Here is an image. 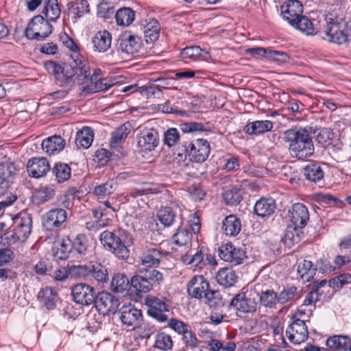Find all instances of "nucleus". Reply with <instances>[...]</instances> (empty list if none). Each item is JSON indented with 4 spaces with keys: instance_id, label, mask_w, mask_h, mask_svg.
Returning <instances> with one entry per match:
<instances>
[{
    "instance_id": "39",
    "label": "nucleus",
    "mask_w": 351,
    "mask_h": 351,
    "mask_svg": "<svg viewBox=\"0 0 351 351\" xmlns=\"http://www.w3.org/2000/svg\"><path fill=\"white\" fill-rule=\"evenodd\" d=\"M71 239L69 237L62 239L58 245L53 248L54 257L60 260H66L72 252Z\"/></svg>"
},
{
    "instance_id": "13",
    "label": "nucleus",
    "mask_w": 351,
    "mask_h": 351,
    "mask_svg": "<svg viewBox=\"0 0 351 351\" xmlns=\"http://www.w3.org/2000/svg\"><path fill=\"white\" fill-rule=\"evenodd\" d=\"M293 316V321L286 330L288 339L294 344H300L306 341L308 337V331L304 321Z\"/></svg>"
},
{
    "instance_id": "63",
    "label": "nucleus",
    "mask_w": 351,
    "mask_h": 351,
    "mask_svg": "<svg viewBox=\"0 0 351 351\" xmlns=\"http://www.w3.org/2000/svg\"><path fill=\"white\" fill-rule=\"evenodd\" d=\"M182 340L187 348H195L198 346L199 340L195 334L189 328H187L182 334Z\"/></svg>"
},
{
    "instance_id": "21",
    "label": "nucleus",
    "mask_w": 351,
    "mask_h": 351,
    "mask_svg": "<svg viewBox=\"0 0 351 351\" xmlns=\"http://www.w3.org/2000/svg\"><path fill=\"white\" fill-rule=\"evenodd\" d=\"M120 319L123 325L132 326L133 329L138 326L143 320L141 310L132 305L123 306L120 310Z\"/></svg>"
},
{
    "instance_id": "4",
    "label": "nucleus",
    "mask_w": 351,
    "mask_h": 351,
    "mask_svg": "<svg viewBox=\"0 0 351 351\" xmlns=\"http://www.w3.org/2000/svg\"><path fill=\"white\" fill-rule=\"evenodd\" d=\"M162 280V274L156 269L139 267L130 279V286L136 293H145L158 286Z\"/></svg>"
},
{
    "instance_id": "22",
    "label": "nucleus",
    "mask_w": 351,
    "mask_h": 351,
    "mask_svg": "<svg viewBox=\"0 0 351 351\" xmlns=\"http://www.w3.org/2000/svg\"><path fill=\"white\" fill-rule=\"evenodd\" d=\"M67 218L65 209L56 208L49 210L43 217V226L48 230L59 228Z\"/></svg>"
},
{
    "instance_id": "34",
    "label": "nucleus",
    "mask_w": 351,
    "mask_h": 351,
    "mask_svg": "<svg viewBox=\"0 0 351 351\" xmlns=\"http://www.w3.org/2000/svg\"><path fill=\"white\" fill-rule=\"evenodd\" d=\"M38 299L47 309H53L58 300V295L51 287H45L38 292Z\"/></svg>"
},
{
    "instance_id": "23",
    "label": "nucleus",
    "mask_w": 351,
    "mask_h": 351,
    "mask_svg": "<svg viewBox=\"0 0 351 351\" xmlns=\"http://www.w3.org/2000/svg\"><path fill=\"white\" fill-rule=\"evenodd\" d=\"M209 283L202 276L193 277L187 285V292L190 296L196 299L202 298L208 290Z\"/></svg>"
},
{
    "instance_id": "59",
    "label": "nucleus",
    "mask_w": 351,
    "mask_h": 351,
    "mask_svg": "<svg viewBox=\"0 0 351 351\" xmlns=\"http://www.w3.org/2000/svg\"><path fill=\"white\" fill-rule=\"evenodd\" d=\"M222 197L225 203L230 206L238 204L243 199L241 192L235 188L223 192Z\"/></svg>"
},
{
    "instance_id": "26",
    "label": "nucleus",
    "mask_w": 351,
    "mask_h": 351,
    "mask_svg": "<svg viewBox=\"0 0 351 351\" xmlns=\"http://www.w3.org/2000/svg\"><path fill=\"white\" fill-rule=\"evenodd\" d=\"M118 45L122 52L133 54L139 48L140 38L130 32H125L119 36Z\"/></svg>"
},
{
    "instance_id": "7",
    "label": "nucleus",
    "mask_w": 351,
    "mask_h": 351,
    "mask_svg": "<svg viewBox=\"0 0 351 351\" xmlns=\"http://www.w3.org/2000/svg\"><path fill=\"white\" fill-rule=\"evenodd\" d=\"M80 280L93 279L98 284H106L109 281V273L107 267L98 262L80 265Z\"/></svg>"
},
{
    "instance_id": "56",
    "label": "nucleus",
    "mask_w": 351,
    "mask_h": 351,
    "mask_svg": "<svg viewBox=\"0 0 351 351\" xmlns=\"http://www.w3.org/2000/svg\"><path fill=\"white\" fill-rule=\"evenodd\" d=\"M204 298L206 303L210 307L217 308L223 306L222 296L219 291L211 290L209 288L205 293Z\"/></svg>"
},
{
    "instance_id": "52",
    "label": "nucleus",
    "mask_w": 351,
    "mask_h": 351,
    "mask_svg": "<svg viewBox=\"0 0 351 351\" xmlns=\"http://www.w3.org/2000/svg\"><path fill=\"white\" fill-rule=\"evenodd\" d=\"M173 345L171 337L163 332H158L155 337L154 347L162 351L171 350Z\"/></svg>"
},
{
    "instance_id": "36",
    "label": "nucleus",
    "mask_w": 351,
    "mask_h": 351,
    "mask_svg": "<svg viewBox=\"0 0 351 351\" xmlns=\"http://www.w3.org/2000/svg\"><path fill=\"white\" fill-rule=\"evenodd\" d=\"M237 278L236 272L228 267L221 268L216 275L218 283L225 287L233 286L237 282Z\"/></svg>"
},
{
    "instance_id": "15",
    "label": "nucleus",
    "mask_w": 351,
    "mask_h": 351,
    "mask_svg": "<svg viewBox=\"0 0 351 351\" xmlns=\"http://www.w3.org/2000/svg\"><path fill=\"white\" fill-rule=\"evenodd\" d=\"M168 254L165 250L159 247H146L140 257L139 262L145 268L154 269L158 267L162 258Z\"/></svg>"
},
{
    "instance_id": "25",
    "label": "nucleus",
    "mask_w": 351,
    "mask_h": 351,
    "mask_svg": "<svg viewBox=\"0 0 351 351\" xmlns=\"http://www.w3.org/2000/svg\"><path fill=\"white\" fill-rule=\"evenodd\" d=\"M15 174L16 168L12 163H0V197L8 191Z\"/></svg>"
},
{
    "instance_id": "61",
    "label": "nucleus",
    "mask_w": 351,
    "mask_h": 351,
    "mask_svg": "<svg viewBox=\"0 0 351 351\" xmlns=\"http://www.w3.org/2000/svg\"><path fill=\"white\" fill-rule=\"evenodd\" d=\"M350 282L351 274L344 273L331 278L329 280V286L334 289H339Z\"/></svg>"
},
{
    "instance_id": "10",
    "label": "nucleus",
    "mask_w": 351,
    "mask_h": 351,
    "mask_svg": "<svg viewBox=\"0 0 351 351\" xmlns=\"http://www.w3.org/2000/svg\"><path fill=\"white\" fill-rule=\"evenodd\" d=\"M95 305L98 313L104 316L110 313L114 314L120 304L119 298L108 291H101L97 293Z\"/></svg>"
},
{
    "instance_id": "8",
    "label": "nucleus",
    "mask_w": 351,
    "mask_h": 351,
    "mask_svg": "<svg viewBox=\"0 0 351 351\" xmlns=\"http://www.w3.org/2000/svg\"><path fill=\"white\" fill-rule=\"evenodd\" d=\"M184 152L192 162H204L208 157L210 147L209 143L202 138H198L191 142H185L183 145Z\"/></svg>"
},
{
    "instance_id": "31",
    "label": "nucleus",
    "mask_w": 351,
    "mask_h": 351,
    "mask_svg": "<svg viewBox=\"0 0 351 351\" xmlns=\"http://www.w3.org/2000/svg\"><path fill=\"white\" fill-rule=\"evenodd\" d=\"M111 34L106 30L97 32L92 39L94 50L98 52L106 51L111 45Z\"/></svg>"
},
{
    "instance_id": "29",
    "label": "nucleus",
    "mask_w": 351,
    "mask_h": 351,
    "mask_svg": "<svg viewBox=\"0 0 351 351\" xmlns=\"http://www.w3.org/2000/svg\"><path fill=\"white\" fill-rule=\"evenodd\" d=\"M273 126V123L269 120L254 121L246 124L243 131L250 135H259L271 131Z\"/></svg>"
},
{
    "instance_id": "28",
    "label": "nucleus",
    "mask_w": 351,
    "mask_h": 351,
    "mask_svg": "<svg viewBox=\"0 0 351 351\" xmlns=\"http://www.w3.org/2000/svg\"><path fill=\"white\" fill-rule=\"evenodd\" d=\"M53 277L56 281H64L67 278L80 280V265L60 267L54 271Z\"/></svg>"
},
{
    "instance_id": "37",
    "label": "nucleus",
    "mask_w": 351,
    "mask_h": 351,
    "mask_svg": "<svg viewBox=\"0 0 351 351\" xmlns=\"http://www.w3.org/2000/svg\"><path fill=\"white\" fill-rule=\"evenodd\" d=\"M351 339L347 335H334L326 341V346L332 351H347Z\"/></svg>"
},
{
    "instance_id": "20",
    "label": "nucleus",
    "mask_w": 351,
    "mask_h": 351,
    "mask_svg": "<svg viewBox=\"0 0 351 351\" xmlns=\"http://www.w3.org/2000/svg\"><path fill=\"white\" fill-rule=\"evenodd\" d=\"M289 217L295 227L302 229L309 220V213L305 205L301 203L294 204L289 210Z\"/></svg>"
},
{
    "instance_id": "9",
    "label": "nucleus",
    "mask_w": 351,
    "mask_h": 351,
    "mask_svg": "<svg viewBox=\"0 0 351 351\" xmlns=\"http://www.w3.org/2000/svg\"><path fill=\"white\" fill-rule=\"evenodd\" d=\"M88 74V82L82 84V91L86 94L106 90L114 84L111 80L103 77L102 71L99 69H94L91 75L89 71Z\"/></svg>"
},
{
    "instance_id": "12",
    "label": "nucleus",
    "mask_w": 351,
    "mask_h": 351,
    "mask_svg": "<svg viewBox=\"0 0 351 351\" xmlns=\"http://www.w3.org/2000/svg\"><path fill=\"white\" fill-rule=\"evenodd\" d=\"M218 251L221 259L233 265H241L247 258L245 250L241 247H236L231 243L221 245Z\"/></svg>"
},
{
    "instance_id": "57",
    "label": "nucleus",
    "mask_w": 351,
    "mask_h": 351,
    "mask_svg": "<svg viewBox=\"0 0 351 351\" xmlns=\"http://www.w3.org/2000/svg\"><path fill=\"white\" fill-rule=\"evenodd\" d=\"M192 233L187 228H179L173 235L174 243L180 246H184L190 243Z\"/></svg>"
},
{
    "instance_id": "47",
    "label": "nucleus",
    "mask_w": 351,
    "mask_h": 351,
    "mask_svg": "<svg viewBox=\"0 0 351 351\" xmlns=\"http://www.w3.org/2000/svg\"><path fill=\"white\" fill-rule=\"evenodd\" d=\"M135 13L130 8H123L119 9L115 14V19L117 25L121 26H128L134 20Z\"/></svg>"
},
{
    "instance_id": "48",
    "label": "nucleus",
    "mask_w": 351,
    "mask_h": 351,
    "mask_svg": "<svg viewBox=\"0 0 351 351\" xmlns=\"http://www.w3.org/2000/svg\"><path fill=\"white\" fill-rule=\"evenodd\" d=\"M71 168L66 163H56L52 168V173L58 183L68 180L71 177Z\"/></svg>"
},
{
    "instance_id": "18",
    "label": "nucleus",
    "mask_w": 351,
    "mask_h": 351,
    "mask_svg": "<svg viewBox=\"0 0 351 351\" xmlns=\"http://www.w3.org/2000/svg\"><path fill=\"white\" fill-rule=\"evenodd\" d=\"M302 12L303 5L298 0H287L280 6V14L289 24L296 21Z\"/></svg>"
},
{
    "instance_id": "62",
    "label": "nucleus",
    "mask_w": 351,
    "mask_h": 351,
    "mask_svg": "<svg viewBox=\"0 0 351 351\" xmlns=\"http://www.w3.org/2000/svg\"><path fill=\"white\" fill-rule=\"evenodd\" d=\"M134 330H136V332L140 338L148 339L152 334L156 332V328L154 325L149 323H143L138 324Z\"/></svg>"
},
{
    "instance_id": "27",
    "label": "nucleus",
    "mask_w": 351,
    "mask_h": 351,
    "mask_svg": "<svg viewBox=\"0 0 351 351\" xmlns=\"http://www.w3.org/2000/svg\"><path fill=\"white\" fill-rule=\"evenodd\" d=\"M16 228L13 237L18 241H25L29 237L32 227V219L29 215L16 219Z\"/></svg>"
},
{
    "instance_id": "35",
    "label": "nucleus",
    "mask_w": 351,
    "mask_h": 351,
    "mask_svg": "<svg viewBox=\"0 0 351 351\" xmlns=\"http://www.w3.org/2000/svg\"><path fill=\"white\" fill-rule=\"evenodd\" d=\"M303 173L306 180L317 183L324 178V172L318 162H311L303 169Z\"/></svg>"
},
{
    "instance_id": "6",
    "label": "nucleus",
    "mask_w": 351,
    "mask_h": 351,
    "mask_svg": "<svg viewBox=\"0 0 351 351\" xmlns=\"http://www.w3.org/2000/svg\"><path fill=\"white\" fill-rule=\"evenodd\" d=\"M53 27L49 21L43 15L34 16L25 29V36L31 40H41L49 36L52 32Z\"/></svg>"
},
{
    "instance_id": "60",
    "label": "nucleus",
    "mask_w": 351,
    "mask_h": 351,
    "mask_svg": "<svg viewBox=\"0 0 351 351\" xmlns=\"http://www.w3.org/2000/svg\"><path fill=\"white\" fill-rule=\"evenodd\" d=\"M54 195V190L51 187L43 186L38 189L34 195V200L38 204L44 203Z\"/></svg>"
},
{
    "instance_id": "16",
    "label": "nucleus",
    "mask_w": 351,
    "mask_h": 351,
    "mask_svg": "<svg viewBox=\"0 0 351 351\" xmlns=\"http://www.w3.org/2000/svg\"><path fill=\"white\" fill-rule=\"evenodd\" d=\"M258 305L254 299L247 298L244 292H241L231 300L229 308H233L240 313L247 314L255 313Z\"/></svg>"
},
{
    "instance_id": "45",
    "label": "nucleus",
    "mask_w": 351,
    "mask_h": 351,
    "mask_svg": "<svg viewBox=\"0 0 351 351\" xmlns=\"http://www.w3.org/2000/svg\"><path fill=\"white\" fill-rule=\"evenodd\" d=\"M316 267H313V264L310 261L304 260L298 265V274L300 278L306 282L311 281L316 272Z\"/></svg>"
},
{
    "instance_id": "43",
    "label": "nucleus",
    "mask_w": 351,
    "mask_h": 351,
    "mask_svg": "<svg viewBox=\"0 0 351 351\" xmlns=\"http://www.w3.org/2000/svg\"><path fill=\"white\" fill-rule=\"evenodd\" d=\"M130 280L123 274H116L113 276L110 282V289L114 293H123L128 289Z\"/></svg>"
},
{
    "instance_id": "3",
    "label": "nucleus",
    "mask_w": 351,
    "mask_h": 351,
    "mask_svg": "<svg viewBox=\"0 0 351 351\" xmlns=\"http://www.w3.org/2000/svg\"><path fill=\"white\" fill-rule=\"evenodd\" d=\"M100 241L104 247L112 252L121 260L127 261L130 257V251L128 249V234L122 229H118L113 232L104 231L100 234Z\"/></svg>"
},
{
    "instance_id": "19",
    "label": "nucleus",
    "mask_w": 351,
    "mask_h": 351,
    "mask_svg": "<svg viewBox=\"0 0 351 351\" xmlns=\"http://www.w3.org/2000/svg\"><path fill=\"white\" fill-rule=\"evenodd\" d=\"M159 143V135L154 128H145L138 137L137 145L142 151H152Z\"/></svg>"
},
{
    "instance_id": "49",
    "label": "nucleus",
    "mask_w": 351,
    "mask_h": 351,
    "mask_svg": "<svg viewBox=\"0 0 351 351\" xmlns=\"http://www.w3.org/2000/svg\"><path fill=\"white\" fill-rule=\"evenodd\" d=\"M335 134L330 128H323L317 130L316 141L322 147L326 148L331 145Z\"/></svg>"
},
{
    "instance_id": "5",
    "label": "nucleus",
    "mask_w": 351,
    "mask_h": 351,
    "mask_svg": "<svg viewBox=\"0 0 351 351\" xmlns=\"http://www.w3.org/2000/svg\"><path fill=\"white\" fill-rule=\"evenodd\" d=\"M326 39L337 45L346 43L348 40V35L345 32L346 23L341 19L334 17L332 14L326 17Z\"/></svg>"
},
{
    "instance_id": "11",
    "label": "nucleus",
    "mask_w": 351,
    "mask_h": 351,
    "mask_svg": "<svg viewBox=\"0 0 351 351\" xmlns=\"http://www.w3.org/2000/svg\"><path fill=\"white\" fill-rule=\"evenodd\" d=\"M73 301L83 306L93 304L97 292L95 288L86 283H79L71 287Z\"/></svg>"
},
{
    "instance_id": "46",
    "label": "nucleus",
    "mask_w": 351,
    "mask_h": 351,
    "mask_svg": "<svg viewBox=\"0 0 351 351\" xmlns=\"http://www.w3.org/2000/svg\"><path fill=\"white\" fill-rule=\"evenodd\" d=\"M290 25L306 35H313L315 33L312 21L306 16L301 15Z\"/></svg>"
},
{
    "instance_id": "17",
    "label": "nucleus",
    "mask_w": 351,
    "mask_h": 351,
    "mask_svg": "<svg viewBox=\"0 0 351 351\" xmlns=\"http://www.w3.org/2000/svg\"><path fill=\"white\" fill-rule=\"evenodd\" d=\"M157 217L165 227H170L175 223L176 219L182 220V210L178 204L171 203L169 206L162 207L159 210Z\"/></svg>"
},
{
    "instance_id": "58",
    "label": "nucleus",
    "mask_w": 351,
    "mask_h": 351,
    "mask_svg": "<svg viewBox=\"0 0 351 351\" xmlns=\"http://www.w3.org/2000/svg\"><path fill=\"white\" fill-rule=\"evenodd\" d=\"M69 10L71 13L80 18L84 14L89 12V5L87 1L81 0L78 2L69 3Z\"/></svg>"
},
{
    "instance_id": "44",
    "label": "nucleus",
    "mask_w": 351,
    "mask_h": 351,
    "mask_svg": "<svg viewBox=\"0 0 351 351\" xmlns=\"http://www.w3.org/2000/svg\"><path fill=\"white\" fill-rule=\"evenodd\" d=\"M118 184L116 180L109 179L106 182L95 186L93 193L95 195L103 197L112 194L117 189Z\"/></svg>"
},
{
    "instance_id": "38",
    "label": "nucleus",
    "mask_w": 351,
    "mask_h": 351,
    "mask_svg": "<svg viewBox=\"0 0 351 351\" xmlns=\"http://www.w3.org/2000/svg\"><path fill=\"white\" fill-rule=\"evenodd\" d=\"M160 26L158 21L154 19H151L144 26V36L147 43H154L159 37Z\"/></svg>"
},
{
    "instance_id": "32",
    "label": "nucleus",
    "mask_w": 351,
    "mask_h": 351,
    "mask_svg": "<svg viewBox=\"0 0 351 351\" xmlns=\"http://www.w3.org/2000/svg\"><path fill=\"white\" fill-rule=\"evenodd\" d=\"M42 149L49 155L60 152L65 146V141L60 136H53L44 140L42 143Z\"/></svg>"
},
{
    "instance_id": "33",
    "label": "nucleus",
    "mask_w": 351,
    "mask_h": 351,
    "mask_svg": "<svg viewBox=\"0 0 351 351\" xmlns=\"http://www.w3.org/2000/svg\"><path fill=\"white\" fill-rule=\"evenodd\" d=\"M221 229L226 235L235 237L241 231V221L235 215H228L223 219Z\"/></svg>"
},
{
    "instance_id": "14",
    "label": "nucleus",
    "mask_w": 351,
    "mask_h": 351,
    "mask_svg": "<svg viewBox=\"0 0 351 351\" xmlns=\"http://www.w3.org/2000/svg\"><path fill=\"white\" fill-rule=\"evenodd\" d=\"M145 304L147 306V314L160 322L168 320V316L165 312H169V308L166 303L156 297L148 296L145 299Z\"/></svg>"
},
{
    "instance_id": "24",
    "label": "nucleus",
    "mask_w": 351,
    "mask_h": 351,
    "mask_svg": "<svg viewBox=\"0 0 351 351\" xmlns=\"http://www.w3.org/2000/svg\"><path fill=\"white\" fill-rule=\"evenodd\" d=\"M27 170L31 177L40 178L50 170V165L45 158H33L27 162Z\"/></svg>"
},
{
    "instance_id": "55",
    "label": "nucleus",
    "mask_w": 351,
    "mask_h": 351,
    "mask_svg": "<svg viewBox=\"0 0 351 351\" xmlns=\"http://www.w3.org/2000/svg\"><path fill=\"white\" fill-rule=\"evenodd\" d=\"M299 227L291 226L285 230L283 241L287 245H293L300 241V231Z\"/></svg>"
},
{
    "instance_id": "41",
    "label": "nucleus",
    "mask_w": 351,
    "mask_h": 351,
    "mask_svg": "<svg viewBox=\"0 0 351 351\" xmlns=\"http://www.w3.org/2000/svg\"><path fill=\"white\" fill-rule=\"evenodd\" d=\"M93 138V130L90 127H84L77 132L75 143L77 147L87 149L91 145Z\"/></svg>"
},
{
    "instance_id": "30",
    "label": "nucleus",
    "mask_w": 351,
    "mask_h": 351,
    "mask_svg": "<svg viewBox=\"0 0 351 351\" xmlns=\"http://www.w3.org/2000/svg\"><path fill=\"white\" fill-rule=\"evenodd\" d=\"M276 209V202L272 198H261L254 207V213L260 217H266L272 215Z\"/></svg>"
},
{
    "instance_id": "2",
    "label": "nucleus",
    "mask_w": 351,
    "mask_h": 351,
    "mask_svg": "<svg viewBox=\"0 0 351 351\" xmlns=\"http://www.w3.org/2000/svg\"><path fill=\"white\" fill-rule=\"evenodd\" d=\"M283 138L289 143V150L293 158L303 160L313 154L314 145L306 128L294 127L287 130L283 133Z\"/></svg>"
},
{
    "instance_id": "40",
    "label": "nucleus",
    "mask_w": 351,
    "mask_h": 351,
    "mask_svg": "<svg viewBox=\"0 0 351 351\" xmlns=\"http://www.w3.org/2000/svg\"><path fill=\"white\" fill-rule=\"evenodd\" d=\"M60 8H59L58 0H45L44 8L42 14L45 18L49 21L55 22L60 15Z\"/></svg>"
},
{
    "instance_id": "1",
    "label": "nucleus",
    "mask_w": 351,
    "mask_h": 351,
    "mask_svg": "<svg viewBox=\"0 0 351 351\" xmlns=\"http://www.w3.org/2000/svg\"><path fill=\"white\" fill-rule=\"evenodd\" d=\"M71 61H47L45 67L47 72L52 75L57 84L62 87L75 86V79L78 84H86L88 82L89 65L88 61L80 53L71 54Z\"/></svg>"
},
{
    "instance_id": "64",
    "label": "nucleus",
    "mask_w": 351,
    "mask_h": 351,
    "mask_svg": "<svg viewBox=\"0 0 351 351\" xmlns=\"http://www.w3.org/2000/svg\"><path fill=\"white\" fill-rule=\"evenodd\" d=\"M180 138V134L176 128H169L164 134V143L168 147L174 145Z\"/></svg>"
},
{
    "instance_id": "54",
    "label": "nucleus",
    "mask_w": 351,
    "mask_h": 351,
    "mask_svg": "<svg viewBox=\"0 0 351 351\" xmlns=\"http://www.w3.org/2000/svg\"><path fill=\"white\" fill-rule=\"evenodd\" d=\"M259 298L261 303L265 307L274 308L278 303V294L271 289L263 291Z\"/></svg>"
},
{
    "instance_id": "53",
    "label": "nucleus",
    "mask_w": 351,
    "mask_h": 351,
    "mask_svg": "<svg viewBox=\"0 0 351 351\" xmlns=\"http://www.w3.org/2000/svg\"><path fill=\"white\" fill-rule=\"evenodd\" d=\"M208 54V52L197 45L186 47L180 52V56L183 60H197L202 55V53Z\"/></svg>"
},
{
    "instance_id": "51",
    "label": "nucleus",
    "mask_w": 351,
    "mask_h": 351,
    "mask_svg": "<svg viewBox=\"0 0 351 351\" xmlns=\"http://www.w3.org/2000/svg\"><path fill=\"white\" fill-rule=\"evenodd\" d=\"M204 251H206V249L201 247L195 254L184 256L183 262L192 267L203 268L204 267Z\"/></svg>"
},
{
    "instance_id": "42",
    "label": "nucleus",
    "mask_w": 351,
    "mask_h": 351,
    "mask_svg": "<svg viewBox=\"0 0 351 351\" xmlns=\"http://www.w3.org/2000/svg\"><path fill=\"white\" fill-rule=\"evenodd\" d=\"M130 132V129L129 125L126 123L122 124L117 128L116 130L111 134V138L110 141V147L112 148L119 147L125 141Z\"/></svg>"
},
{
    "instance_id": "50",
    "label": "nucleus",
    "mask_w": 351,
    "mask_h": 351,
    "mask_svg": "<svg viewBox=\"0 0 351 351\" xmlns=\"http://www.w3.org/2000/svg\"><path fill=\"white\" fill-rule=\"evenodd\" d=\"M72 250L80 255H85L88 249V240L84 234H79L71 239Z\"/></svg>"
}]
</instances>
